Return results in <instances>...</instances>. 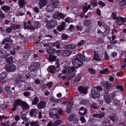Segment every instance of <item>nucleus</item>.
Instances as JSON below:
<instances>
[{"label": "nucleus", "instance_id": "nucleus-1", "mask_svg": "<svg viewBox=\"0 0 126 126\" xmlns=\"http://www.w3.org/2000/svg\"><path fill=\"white\" fill-rule=\"evenodd\" d=\"M65 69L63 70V73L66 74L67 73V76L70 79L73 78L75 76L74 72L75 69V67L74 66L69 67L68 66V67H66L65 65Z\"/></svg>", "mask_w": 126, "mask_h": 126}, {"label": "nucleus", "instance_id": "nucleus-2", "mask_svg": "<svg viewBox=\"0 0 126 126\" xmlns=\"http://www.w3.org/2000/svg\"><path fill=\"white\" fill-rule=\"evenodd\" d=\"M101 85L104 86L105 93H108L109 92V90L113 87V85L110 84L107 81L101 82L100 83Z\"/></svg>", "mask_w": 126, "mask_h": 126}, {"label": "nucleus", "instance_id": "nucleus-3", "mask_svg": "<svg viewBox=\"0 0 126 126\" xmlns=\"http://www.w3.org/2000/svg\"><path fill=\"white\" fill-rule=\"evenodd\" d=\"M57 25V22L55 20H51L47 22L46 27L47 28L49 29H52Z\"/></svg>", "mask_w": 126, "mask_h": 126}, {"label": "nucleus", "instance_id": "nucleus-4", "mask_svg": "<svg viewBox=\"0 0 126 126\" xmlns=\"http://www.w3.org/2000/svg\"><path fill=\"white\" fill-rule=\"evenodd\" d=\"M91 93L93 98L94 99L98 98L100 96V93L97 91L96 87H94L92 88Z\"/></svg>", "mask_w": 126, "mask_h": 126}, {"label": "nucleus", "instance_id": "nucleus-5", "mask_svg": "<svg viewBox=\"0 0 126 126\" xmlns=\"http://www.w3.org/2000/svg\"><path fill=\"white\" fill-rule=\"evenodd\" d=\"M5 69L7 71L13 72L16 69V67L13 64H6L5 65Z\"/></svg>", "mask_w": 126, "mask_h": 126}, {"label": "nucleus", "instance_id": "nucleus-6", "mask_svg": "<svg viewBox=\"0 0 126 126\" xmlns=\"http://www.w3.org/2000/svg\"><path fill=\"white\" fill-rule=\"evenodd\" d=\"M72 62L73 65L75 66L77 68L81 66L83 64V63L76 58L72 60Z\"/></svg>", "mask_w": 126, "mask_h": 126}, {"label": "nucleus", "instance_id": "nucleus-7", "mask_svg": "<svg viewBox=\"0 0 126 126\" xmlns=\"http://www.w3.org/2000/svg\"><path fill=\"white\" fill-rule=\"evenodd\" d=\"M39 63L36 62L32 64L29 67V69L31 71H35L39 67Z\"/></svg>", "mask_w": 126, "mask_h": 126}, {"label": "nucleus", "instance_id": "nucleus-8", "mask_svg": "<svg viewBox=\"0 0 126 126\" xmlns=\"http://www.w3.org/2000/svg\"><path fill=\"white\" fill-rule=\"evenodd\" d=\"M116 21L117 24L119 25L122 24L124 22H126V19L121 17H117Z\"/></svg>", "mask_w": 126, "mask_h": 126}, {"label": "nucleus", "instance_id": "nucleus-9", "mask_svg": "<svg viewBox=\"0 0 126 126\" xmlns=\"http://www.w3.org/2000/svg\"><path fill=\"white\" fill-rule=\"evenodd\" d=\"M102 58V55H99L97 52H95L94 55L93 57L94 60L96 61H100L101 60Z\"/></svg>", "mask_w": 126, "mask_h": 126}, {"label": "nucleus", "instance_id": "nucleus-10", "mask_svg": "<svg viewBox=\"0 0 126 126\" xmlns=\"http://www.w3.org/2000/svg\"><path fill=\"white\" fill-rule=\"evenodd\" d=\"M27 113L25 114L21 112L20 116L21 118L24 121L26 122L28 121L29 118L28 116Z\"/></svg>", "mask_w": 126, "mask_h": 126}, {"label": "nucleus", "instance_id": "nucleus-11", "mask_svg": "<svg viewBox=\"0 0 126 126\" xmlns=\"http://www.w3.org/2000/svg\"><path fill=\"white\" fill-rule=\"evenodd\" d=\"M68 120L70 122L73 121L74 124H76L78 122V120L77 119L75 118V115L74 114H71L68 119Z\"/></svg>", "mask_w": 126, "mask_h": 126}, {"label": "nucleus", "instance_id": "nucleus-12", "mask_svg": "<svg viewBox=\"0 0 126 126\" xmlns=\"http://www.w3.org/2000/svg\"><path fill=\"white\" fill-rule=\"evenodd\" d=\"M103 95L104 96V99L107 103L109 104L111 103V101L110 96L108 94V93H105Z\"/></svg>", "mask_w": 126, "mask_h": 126}, {"label": "nucleus", "instance_id": "nucleus-13", "mask_svg": "<svg viewBox=\"0 0 126 126\" xmlns=\"http://www.w3.org/2000/svg\"><path fill=\"white\" fill-rule=\"evenodd\" d=\"M63 43L60 41H59L57 42L54 43H49V45L52 46H56L57 48H60V45H63Z\"/></svg>", "mask_w": 126, "mask_h": 126}, {"label": "nucleus", "instance_id": "nucleus-14", "mask_svg": "<svg viewBox=\"0 0 126 126\" xmlns=\"http://www.w3.org/2000/svg\"><path fill=\"white\" fill-rule=\"evenodd\" d=\"M46 102H41L39 103L37 105V106L39 109L44 108L46 107Z\"/></svg>", "mask_w": 126, "mask_h": 126}, {"label": "nucleus", "instance_id": "nucleus-15", "mask_svg": "<svg viewBox=\"0 0 126 126\" xmlns=\"http://www.w3.org/2000/svg\"><path fill=\"white\" fill-rule=\"evenodd\" d=\"M22 103H23V101L20 100L18 99L16 100L15 101V104H14L13 109L14 110H16L17 105L19 106L20 105H21Z\"/></svg>", "mask_w": 126, "mask_h": 126}, {"label": "nucleus", "instance_id": "nucleus-16", "mask_svg": "<svg viewBox=\"0 0 126 126\" xmlns=\"http://www.w3.org/2000/svg\"><path fill=\"white\" fill-rule=\"evenodd\" d=\"M46 50L47 52L50 54L55 53L56 50L55 49L49 47H46Z\"/></svg>", "mask_w": 126, "mask_h": 126}, {"label": "nucleus", "instance_id": "nucleus-17", "mask_svg": "<svg viewBox=\"0 0 126 126\" xmlns=\"http://www.w3.org/2000/svg\"><path fill=\"white\" fill-rule=\"evenodd\" d=\"M6 73L5 72L2 73L0 74V82L1 83H6V81L4 80V81L2 80L6 78Z\"/></svg>", "mask_w": 126, "mask_h": 126}, {"label": "nucleus", "instance_id": "nucleus-18", "mask_svg": "<svg viewBox=\"0 0 126 126\" xmlns=\"http://www.w3.org/2000/svg\"><path fill=\"white\" fill-rule=\"evenodd\" d=\"M72 52L70 50H64L61 53V55L63 57L68 56L72 53Z\"/></svg>", "mask_w": 126, "mask_h": 126}, {"label": "nucleus", "instance_id": "nucleus-19", "mask_svg": "<svg viewBox=\"0 0 126 126\" xmlns=\"http://www.w3.org/2000/svg\"><path fill=\"white\" fill-rule=\"evenodd\" d=\"M78 89L80 93L85 94H87V89L85 87L82 86H80L78 87Z\"/></svg>", "mask_w": 126, "mask_h": 126}, {"label": "nucleus", "instance_id": "nucleus-20", "mask_svg": "<svg viewBox=\"0 0 126 126\" xmlns=\"http://www.w3.org/2000/svg\"><path fill=\"white\" fill-rule=\"evenodd\" d=\"M76 58L78 60H79L82 63L85 61V57L82 54H79L77 55Z\"/></svg>", "mask_w": 126, "mask_h": 126}, {"label": "nucleus", "instance_id": "nucleus-21", "mask_svg": "<svg viewBox=\"0 0 126 126\" xmlns=\"http://www.w3.org/2000/svg\"><path fill=\"white\" fill-rule=\"evenodd\" d=\"M73 102H70L68 105L67 108L66 109V111L68 113H70L71 112V110L73 105Z\"/></svg>", "mask_w": 126, "mask_h": 126}, {"label": "nucleus", "instance_id": "nucleus-22", "mask_svg": "<svg viewBox=\"0 0 126 126\" xmlns=\"http://www.w3.org/2000/svg\"><path fill=\"white\" fill-rule=\"evenodd\" d=\"M40 9H42L43 6L47 4L46 0H41L39 1V3Z\"/></svg>", "mask_w": 126, "mask_h": 126}, {"label": "nucleus", "instance_id": "nucleus-23", "mask_svg": "<svg viewBox=\"0 0 126 126\" xmlns=\"http://www.w3.org/2000/svg\"><path fill=\"white\" fill-rule=\"evenodd\" d=\"M110 118L113 122L117 121L118 118V116L116 114H113L110 117Z\"/></svg>", "mask_w": 126, "mask_h": 126}, {"label": "nucleus", "instance_id": "nucleus-24", "mask_svg": "<svg viewBox=\"0 0 126 126\" xmlns=\"http://www.w3.org/2000/svg\"><path fill=\"white\" fill-rule=\"evenodd\" d=\"M65 25V22H63L62 23L61 26H58L57 27V29L59 31L61 32L64 30Z\"/></svg>", "mask_w": 126, "mask_h": 126}, {"label": "nucleus", "instance_id": "nucleus-25", "mask_svg": "<svg viewBox=\"0 0 126 126\" xmlns=\"http://www.w3.org/2000/svg\"><path fill=\"white\" fill-rule=\"evenodd\" d=\"M87 111L86 108H85L84 109V107H82L81 108L79 113L80 115L82 114L83 115H84L87 113Z\"/></svg>", "mask_w": 126, "mask_h": 126}, {"label": "nucleus", "instance_id": "nucleus-26", "mask_svg": "<svg viewBox=\"0 0 126 126\" xmlns=\"http://www.w3.org/2000/svg\"><path fill=\"white\" fill-rule=\"evenodd\" d=\"M54 5L50 2L49 4L47 7V9L48 11L49 12H51L54 9L55 7Z\"/></svg>", "mask_w": 126, "mask_h": 126}, {"label": "nucleus", "instance_id": "nucleus-27", "mask_svg": "<svg viewBox=\"0 0 126 126\" xmlns=\"http://www.w3.org/2000/svg\"><path fill=\"white\" fill-rule=\"evenodd\" d=\"M6 59L7 62L9 63H12L13 62V57L12 56H7L6 58Z\"/></svg>", "mask_w": 126, "mask_h": 126}, {"label": "nucleus", "instance_id": "nucleus-28", "mask_svg": "<svg viewBox=\"0 0 126 126\" xmlns=\"http://www.w3.org/2000/svg\"><path fill=\"white\" fill-rule=\"evenodd\" d=\"M47 70L51 73H55L56 71L55 67L53 66H50L48 68Z\"/></svg>", "mask_w": 126, "mask_h": 126}, {"label": "nucleus", "instance_id": "nucleus-29", "mask_svg": "<svg viewBox=\"0 0 126 126\" xmlns=\"http://www.w3.org/2000/svg\"><path fill=\"white\" fill-rule=\"evenodd\" d=\"M102 26L105 29V30L107 31V32L105 31L104 32L103 34L104 35L105 34H108L110 30V28L106 24H103Z\"/></svg>", "mask_w": 126, "mask_h": 126}, {"label": "nucleus", "instance_id": "nucleus-30", "mask_svg": "<svg viewBox=\"0 0 126 126\" xmlns=\"http://www.w3.org/2000/svg\"><path fill=\"white\" fill-rule=\"evenodd\" d=\"M13 41V40H3L2 43L3 44L9 45L12 44Z\"/></svg>", "mask_w": 126, "mask_h": 126}, {"label": "nucleus", "instance_id": "nucleus-31", "mask_svg": "<svg viewBox=\"0 0 126 126\" xmlns=\"http://www.w3.org/2000/svg\"><path fill=\"white\" fill-rule=\"evenodd\" d=\"M58 112V110L57 109L53 108L50 110V112H49V114L50 115H54L57 114Z\"/></svg>", "mask_w": 126, "mask_h": 126}, {"label": "nucleus", "instance_id": "nucleus-32", "mask_svg": "<svg viewBox=\"0 0 126 126\" xmlns=\"http://www.w3.org/2000/svg\"><path fill=\"white\" fill-rule=\"evenodd\" d=\"M112 101V102L115 106H118L120 105V102L119 100L114 98L113 99Z\"/></svg>", "mask_w": 126, "mask_h": 126}, {"label": "nucleus", "instance_id": "nucleus-33", "mask_svg": "<svg viewBox=\"0 0 126 126\" xmlns=\"http://www.w3.org/2000/svg\"><path fill=\"white\" fill-rule=\"evenodd\" d=\"M10 27L12 28V29L13 30H16L17 29H19L20 27L19 25L15 24H12L11 25Z\"/></svg>", "mask_w": 126, "mask_h": 126}, {"label": "nucleus", "instance_id": "nucleus-34", "mask_svg": "<svg viewBox=\"0 0 126 126\" xmlns=\"http://www.w3.org/2000/svg\"><path fill=\"white\" fill-rule=\"evenodd\" d=\"M50 3L56 7L59 4V0H51Z\"/></svg>", "mask_w": 126, "mask_h": 126}, {"label": "nucleus", "instance_id": "nucleus-35", "mask_svg": "<svg viewBox=\"0 0 126 126\" xmlns=\"http://www.w3.org/2000/svg\"><path fill=\"white\" fill-rule=\"evenodd\" d=\"M76 47L75 45L73 44H70L65 46V48L68 49H73L75 48Z\"/></svg>", "mask_w": 126, "mask_h": 126}, {"label": "nucleus", "instance_id": "nucleus-36", "mask_svg": "<svg viewBox=\"0 0 126 126\" xmlns=\"http://www.w3.org/2000/svg\"><path fill=\"white\" fill-rule=\"evenodd\" d=\"M110 124V121L108 120H104L102 123V124L103 126H109Z\"/></svg>", "mask_w": 126, "mask_h": 126}, {"label": "nucleus", "instance_id": "nucleus-37", "mask_svg": "<svg viewBox=\"0 0 126 126\" xmlns=\"http://www.w3.org/2000/svg\"><path fill=\"white\" fill-rule=\"evenodd\" d=\"M38 111L36 109H33L31 110L30 112V115L32 116H33L34 114H37Z\"/></svg>", "mask_w": 126, "mask_h": 126}, {"label": "nucleus", "instance_id": "nucleus-38", "mask_svg": "<svg viewBox=\"0 0 126 126\" xmlns=\"http://www.w3.org/2000/svg\"><path fill=\"white\" fill-rule=\"evenodd\" d=\"M39 101L38 98L37 96H36L34 97L33 100L32 101V104L33 105H36Z\"/></svg>", "mask_w": 126, "mask_h": 126}, {"label": "nucleus", "instance_id": "nucleus-39", "mask_svg": "<svg viewBox=\"0 0 126 126\" xmlns=\"http://www.w3.org/2000/svg\"><path fill=\"white\" fill-rule=\"evenodd\" d=\"M2 9L5 11H9L10 10L11 8L10 6L4 5L1 7Z\"/></svg>", "mask_w": 126, "mask_h": 126}, {"label": "nucleus", "instance_id": "nucleus-40", "mask_svg": "<svg viewBox=\"0 0 126 126\" xmlns=\"http://www.w3.org/2000/svg\"><path fill=\"white\" fill-rule=\"evenodd\" d=\"M18 2L19 6L21 8L23 7V6L26 4L24 0H19Z\"/></svg>", "mask_w": 126, "mask_h": 126}, {"label": "nucleus", "instance_id": "nucleus-41", "mask_svg": "<svg viewBox=\"0 0 126 126\" xmlns=\"http://www.w3.org/2000/svg\"><path fill=\"white\" fill-rule=\"evenodd\" d=\"M21 107H23V110H25L26 109H28L29 108V106L28 104L25 102L23 101V103L22 104Z\"/></svg>", "mask_w": 126, "mask_h": 126}, {"label": "nucleus", "instance_id": "nucleus-42", "mask_svg": "<svg viewBox=\"0 0 126 126\" xmlns=\"http://www.w3.org/2000/svg\"><path fill=\"white\" fill-rule=\"evenodd\" d=\"M62 123V121L61 120H58L55 122L53 124V126H57L61 124Z\"/></svg>", "mask_w": 126, "mask_h": 126}, {"label": "nucleus", "instance_id": "nucleus-43", "mask_svg": "<svg viewBox=\"0 0 126 126\" xmlns=\"http://www.w3.org/2000/svg\"><path fill=\"white\" fill-rule=\"evenodd\" d=\"M10 87L7 86L5 88V90L7 92L8 94H11L12 92L10 91Z\"/></svg>", "mask_w": 126, "mask_h": 126}, {"label": "nucleus", "instance_id": "nucleus-44", "mask_svg": "<svg viewBox=\"0 0 126 126\" xmlns=\"http://www.w3.org/2000/svg\"><path fill=\"white\" fill-rule=\"evenodd\" d=\"M56 58L55 56L50 55L49 58V60L51 62L55 60Z\"/></svg>", "mask_w": 126, "mask_h": 126}, {"label": "nucleus", "instance_id": "nucleus-45", "mask_svg": "<svg viewBox=\"0 0 126 126\" xmlns=\"http://www.w3.org/2000/svg\"><path fill=\"white\" fill-rule=\"evenodd\" d=\"M59 16V12H54L53 17L54 18L56 19Z\"/></svg>", "mask_w": 126, "mask_h": 126}, {"label": "nucleus", "instance_id": "nucleus-46", "mask_svg": "<svg viewBox=\"0 0 126 126\" xmlns=\"http://www.w3.org/2000/svg\"><path fill=\"white\" fill-rule=\"evenodd\" d=\"M0 17L2 19H3L5 18L4 14L3 12L0 9Z\"/></svg>", "mask_w": 126, "mask_h": 126}, {"label": "nucleus", "instance_id": "nucleus-47", "mask_svg": "<svg viewBox=\"0 0 126 126\" xmlns=\"http://www.w3.org/2000/svg\"><path fill=\"white\" fill-rule=\"evenodd\" d=\"M92 22L90 20H86L84 22V24L86 26L90 25L91 23Z\"/></svg>", "mask_w": 126, "mask_h": 126}, {"label": "nucleus", "instance_id": "nucleus-48", "mask_svg": "<svg viewBox=\"0 0 126 126\" xmlns=\"http://www.w3.org/2000/svg\"><path fill=\"white\" fill-rule=\"evenodd\" d=\"M88 71L92 74H94L96 72L92 68L89 69L88 70Z\"/></svg>", "mask_w": 126, "mask_h": 126}, {"label": "nucleus", "instance_id": "nucleus-49", "mask_svg": "<svg viewBox=\"0 0 126 126\" xmlns=\"http://www.w3.org/2000/svg\"><path fill=\"white\" fill-rule=\"evenodd\" d=\"M105 113L104 112H101L100 113L98 114V118H101L103 117L104 116Z\"/></svg>", "mask_w": 126, "mask_h": 126}, {"label": "nucleus", "instance_id": "nucleus-50", "mask_svg": "<svg viewBox=\"0 0 126 126\" xmlns=\"http://www.w3.org/2000/svg\"><path fill=\"white\" fill-rule=\"evenodd\" d=\"M28 29H29L30 30H34L35 29V27L31 24L28 25Z\"/></svg>", "mask_w": 126, "mask_h": 126}, {"label": "nucleus", "instance_id": "nucleus-51", "mask_svg": "<svg viewBox=\"0 0 126 126\" xmlns=\"http://www.w3.org/2000/svg\"><path fill=\"white\" fill-rule=\"evenodd\" d=\"M116 87L117 89L121 91H123L124 89L123 86H122L118 85L116 86Z\"/></svg>", "mask_w": 126, "mask_h": 126}, {"label": "nucleus", "instance_id": "nucleus-52", "mask_svg": "<svg viewBox=\"0 0 126 126\" xmlns=\"http://www.w3.org/2000/svg\"><path fill=\"white\" fill-rule=\"evenodd\" d=\"M119 5L120 6L125 5V0H123L119 3Z\"/></svg>", "mask_w": 126, "mask_h": 126}, {"label": "nucleus", "instance_id": "nucleus-53", "mask_svg": "<svg viewBox=\"0 0 126 126\" xmlns=\"http://www.w3.org/2000/svg\"><path fill=\"white\" fill-rule=\"evenodd\" d=\"M59 115H58L57 114H56L54 115H53L52 117L54 119L56 120L59 118Z\"/></svg>", "mask_w": 126, "mask_h": 126}, {"label": "nucleus", "instance_id": "nucleus-54", "mask_svg": "<svg viewBox=\"0 0 126 126\" xmlns=\"http://www.w3.org/2000/svg\"><path fill=\"white\" fill-rule=\"evenodd\" d=\"M85 43V42L83 40H81L80 42H79L77 45L78 46H80L84 44Z\"/></svg>", "mask_w": 126, "mask_h": 126}, {"label": "nucleus", "instance_id": "nucleus-55", "mask_svg": "<svg viewBox=\"0 0 126 126\" xmlns=\"http://www.w3.org/2000/svg\"><path fill=\"white\" fill-rule=\"evenodd\" d=\"M24 13H21L19 12H17L16 13V15L17 16H22L24 15Z\"/></svg>", "mask_w": 126, "mask_h": 126}, {"label": "nucleus", "instance_id": "nucleus-56", "mask_svg": "<svg viewBox=\"0 0 126 126\" xmlns=\"http://www.w3.org/2000/svg\"><path fill=\"white\" fill-rule=\"evenodd\" d=\"M12 29L11 27H8L6 29V31L8 33H10L12 32Z\"/></svg>", "mask_w": 126, "mask_h": 126}, {"label": "nucleus", "instance_id": "nucleus-57", "mask_svg": "<svg viewBox=\"0 0 126 126\" xmlns=\"http://www.w3.org/2000/svg\"><path fill=\"white\" fill-rule=\"evenodd\" d=\"M30 125L32 126H38V125L35 122H32L30 123Z\"/></svg>", "mask_w": 126, "mask_h": 126}, {"label": "nucleus", "instance_id": "nucleus-58", "mask_svg": "<svg viewBox=\"0 0 126 126\" xmlns=\"http://www.w3.org/2000/svg\"><path fill=\"white\" fill-rule=\"evenodd\" d=\"M94 2L92 1L91 2V4L92 5V6L93 7L94 6H96L97 5V3L95 1V0H93Z\"/></svg>", "mask_w": 126, "mask_h": 126}, {"label": "nucleus", "instance_id": "nucleus-59", "mask_svg": "<svg viewBox=\"0 0 126 126\" xmlns=\"http://www.w3.org/2000/svg\"><path fill=\"white\" fill-rule=\"evenodd\" d=\"M80 120L81 121V123H82L85 122L86 121L85 119L84 118V117L83 116L81 117H80Z\"/></svg>", "mask_w": 126, "mask_h": 126}, {"label": "nucleus", "instance_id": "nucleus-60", "mask_svg": "<svg viewBox=\"0 0 126 126\" xmlns=\"http://www.w3.org/2000/svg\"><path fill=\"white\" fill-rule=\"evenodd\" d=\"M62 37L63 39H66L68 38L67 36L64 34L62 35Z\"/></svg>", "mask_w": 126, "mask_h": 126}, {"label": "nucleus", "instance_id": "nucleus-61", "mask_svg": "<svg viewBox=\"0 0 126 126\" xmlns=\"http://www.w3.org/2000/svg\"><path fill=\"white\" fill-rule=\"evenodd\" d=\"M19 80H20V82L22 83H25V79H24V78H20Z\"/></svg>", "mask_w": 126, "mask_h": 126}, {"label": "nucleus", "instance_id": "nucleus-62", "mask_svg": "<svg viewBox=\"0 0 126 126\" xmlns=\"http://www.w3.org/2000/svg\"><path fill=\"white\" fill-rule=\"evenodd\" d=\"M81 79V78L80 77H78L76 78L74 80V82H78Z\"/></svg>", "mask_w": 126, "mask_h": 126}, {"label": "nucleus", "instance_id": "nucleus-63", "mask_svg": "<svg viewBox=\"0 0 126 126\" xmlns=\"http://www.w3.org/2000/svg\"><path fill=\"white\" fill-rule=\"evenodd\" d=\"M116 15L115 13H112L111 16L113 17V19H115L117 18V17L115 16Z\"/></svg>", "mask_w": 126, "mask_h": 126}, {"label": "nucleus", "instance_id": "nucleus-64", "mask_svg": "<svg viewBox=\"0 0 126 126\" xmlns=\"http://www.w3.org/2000/svg\"><path fill=\"white\" fill-rule=\"evenodd\" d=\"M23 94L25 96H27L30 95V93L28 92H26L24 93Z\"/></svg>", "mask_w": 126, "mask_h": 126}]
</instances>
